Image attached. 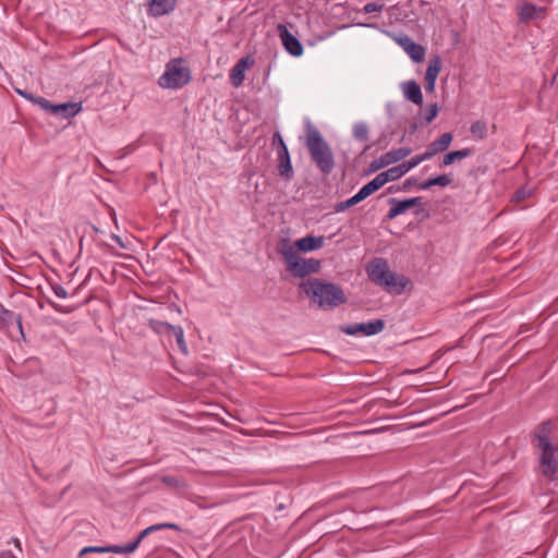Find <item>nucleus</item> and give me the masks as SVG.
Here are the masks:
<instances>
[{
	"mask_svg": "<svg viewBox=\"0 0 558 558\" xmlns=\"http://www.w3.org/2000/svg\"><path fill=\"white\" fill-rule=\"evenodd\" d=\"M366 272L372 282L389 293L402 294L408 286H412L410 278L390 270L387 260L381 257L372 259L366 266Z\"/></svg>",
	"mask_w": 558,
	"mask_h": 558,
	"instance_id": "1",
	"label": "nucleus"
},
{
	"mask_svg": "<svg viewBox=\"0 0 558 558\" xmlns=\"http://www.w3.org/2000/svg\"><path fill=\"white\" fill-rule=\"evenodd\" d=\"M303 292L322 308H335L348 300L341 287L332 282L314 278L300 284Z\"/></svg>",
	"mask_w": 558,
	"mask_h": 558,
	"instance_id": "2",
	"label": "nucleus"
},
{
	"mask_svg": "<svg viewBox=\"0 0 558 558\" xmlns=\"http://www.w3.org/2000/svg\"><path fill=\"white\" fill-rule=\"evenodd\" d=\"M306 147L312 160L324 174H329L335 168L333 154L320 132L307 122Z\"/></svg>",
	"mask_w": 558,
	"mask_h": 558,
	"instance_id": "3",
	"label": "nucleus"
},
{
	"mask_svg": "<svg viewBox=\"0 0 558 558\" xmlns=\"http://www.w3.org/2000/svg\"><path fill=\"white\" fill-rule=\"evenodd\" d=\"M278 252L283 256L287 270L296 278H304L311 274H315L320 268V262L315 258L305 259L298 255L293 246L288 240H283Z\"/></svg>",
	"mask_w": 558,
	"mask_h": 558,
	"instance_id": "4",
	"label": "nucleus"
},
{
	"mask_svg": "<svg viewBox=\"0 0 558 558\" xmlns=\"http://www.w3.org/2000/svg\"><path fill=\"white\" fill-rule=\"evenodd\" d=\"M537 447L542 450L539 458L542 474L546 478L554 481L558 473V461L555 459V453L558 449L545 437H539V444H537Z\"/></svg>",
	"mask_w": 558,
	"mask_h": 558,
	"instance_id": "5",
	"label": "nucleus"
},
{
	"mask_svg": "<svg viewBox=\"0 0 558 558\" xmlns=\"http://www.w3.org/2000/svg\"><path fill=\"white\" fill-rule=\"evenodd\" d=\"M173 62L167 64L165 73L159 78V85L163 88H180L191 81L190 70Z\"/></svg>",
	"mask_w": 558,
	"mask_h": 558,
	"instance_id": "6",
	"label": "nucleus"
},
{
	"mask_svg": "<svg viewBox=\"0 0 558 558\" xmlns=\"http://www.w3.org/2000/svg\"><path fill=\"white\" fill-rule=\"evenodd\" d=\"M38 106L43 110L64 119L73 118L82 110V105L80 102L52 104L44 97L38 101Z\"/></svg>",
	"mask_w": 558,
	"mask_h": 558,
	"instance_id": "7",
	"label": "nucleus"
},
{
	"mask_svg": "<svg viewBox=\"0 0 558 558\" xmlns=\"http://www.w3.org/2000/svg\"><path fill=\"white\" fill-rule=\"evenodd\" d=\"M385 328L384 319H374L367 323H357L353 325H342L340 330L349 336L363 333L365 336H374L381 332Z\"/></svg>",
	"mask_w": 558,
	"mask_h": 558,
	"instance_id": "8",
	"label": "nucleus"
},
{
	"mask_svg": "<svg viewBox=\"0 0 558 558\" xmlns=\"http://www.w3.org/2000/svg\"><path fill=\"white\" fill-rule=\"evenodd\" d=\"M411 153H412V149L410 147H400L398 149H392V150L381 155L379 158L374 159L368 166V171L376 172L391 163H396V162L404 159Z\"/></svg>",
	"mask_w": 558,
	"mask_h": 558,
	"instance_id": "9",
	"label": "nucleus"
},
{
	"mask_svg": "<svg viewBox=\"0 0 558 558\" xmlns=\"http://www.w3.org/2000/svg\"><path fill=\"white\" fill-rule=\"evenodd\" d=\"M277 31L284 49L293 57L303 54L302 43L287 28L284 24H278Z\"/></svg>",
	"mask_w": 558,
	"mask_h": 558,
	"instance_id": "10",
	"label": "nucleus"
},
{
	"mask_svg": "<svg viewBox=\"0 0 558 558\" xmlns=\"http://www.w3.org/2000/svg\"><path fill=\"white\" fill-rule=\"evenodd\" d=\"M388 203L390 204V209L388 210L386 215L387 220H392L396 217L402 215L408 209L421 206L422 205V197H412V198H404V199H398V198H389Z\"/></svg>",
	"mask_w": 558,
	"mask_h": 558,
	"instance_id": "11",
	"label": "nucleus"
},
{
	"mask_svg": "<svg viewBox=\"0 0 558 558\" xmlns=\"http://www.w3.org/2000/svg\"><path fill=\"white\" fill-rule=\"evenodd\" d=\"M136 549L137 542L132 541L126 545L87 546L80 551L78 556L83 557L92 553L131 554Z\"/></svg>",
	"mask_w": 558,
	"mask_h": 558,
	"instance_id": "12",
	"label": "nucleus"
},
{
	"mask_svg": "<svg viewBox=\"0 0 558 558\" xmlns=\"http://www.w3.org/2000/svg\"><path fill=\"white\" fill-rule=\"evenodd\" d=\"M396 43L403 48L414 62H422L425 57V48L413 41L408 35H399L395 37Z\"/></svg>",
	"mask_w": 558,
	"mask_h": 558,
	"instance_id": "13",
	"label": "nucleus"
},
{
	"mask_svg": "<svg viewBox=\"0 0 558 558\" xmlns=\"http://www.w3.org/2000/svg\"><path fill=\"white\" fill-rule=\"evenodd\" d=\"M545 14L546 10L544 8L526 2L520 7L519 20L522 23H526L532 20L543 19Z\"/></svg>",
	"mask_w": 558,
	"mask_h": 558,
	"instance_id": "14",
	"label": "nucleus"
},
{
	"mask_svg": "<svg viewBox=\"0 0 558 558\" xmlns=\"http://www.w3.org/2000/svg\"><path fill=\"white\" fill-rule=\"evenodd\" d=\"M403 95L407 100L413 102L414 105L422 106L423 104V94L421 86L414 81H407L401 85Z\"/></svg>",
	"mask_w": 558,
	"mask_h": 558,
	"instance_id": "15",
	"label": "nucleus"
},
{
	"mask_svg": "<svg viewBox=\"0 0 558 558\" xmlns=\"http://www.w3.org/2000/svg\"><path fill=\"white\" fill-rule=\"evenodd\" d=\"M324 236L306 235L295 241L294 245L300 252H312L323 247Z\"/></svg>",
	"mask_w": 558,
	"mask_h": 558,
	"instance_id": "16",
	"label": "nucleus"
},
{
	"mask_svg": "<svg viewBox=\"0 0 558 558\" xmlns=\"http://www.w3.org/2000/svg\"><path fill=\"white\" fill-rule=\"evenodd\" d=\"M175 5V0H150L148 10L150 15L161 16L172 12Z\"/></svg>",
	"mask_w": 558,
	"mask_h": 558,
	"instance_id": "17",
	"label": "nucleus"
},
{
	"mask_svg": "<svg viewBox=\"0 0 558 558\" xmlns=\"http://www.w3.org/2000/svg\"><path fill=\"white\" fill-rule=\"evenodd\" d=\"M278 173L284 180L293 178V167L291 163L290 153L283 151L278 154Z\"/></svg>",
	"mask_w": 558,
	"mask_h": 558,
	"instance_id": "18",
	"label": "nucleus"
},
{
	"mask_svg": "<svg viewBox=\"0 0 558 558\" xmlns=\"http://www.w3.org/2000/svg\"><path fill=\"white\" fill-rule=\"evenodd\" d=\"M452 140H453L452 133L446 132V133L441 134L435 141H433L428 145L427 150L434 157L436 154L445 151L449 147V145L451 144Z\"/></svg>",
	"mask_w": 558,
	"mask_h": 558,
	"instance_id": "19",
	"label": "nucleus"
},
{
	"mask_svg": "<svg viewBox=\"0 0 558 558\" xmlns=\"http://www.w3.org/2000/svg\"><path fill=\"white\" fill-rule=\"evenodd\" d=\"M247 66V59L242 58L239 62L232 68L230 73V80L234 87H239L244 80V72Z\"/></svg>",
	"mask_w": 558,
	"mask_h": 558,
	"instance_id": "20",
	"label": "nucleus"
},
{
	"mask_svg": "<svg viewBox=\"0 0 558 558\" xmlns=\"http://www.w3.org/2000/svg\"><path fill=\"white\" fill-rule=\"evenodd\" d=\"M13 323H16L19 330L21 332V336L24 337L21 316L20 315L16 316V315H14L13 312L1 307V310H0V326H1V328L12 325Z\"/></svg>",
	"mask_w": 558,
	"mask_h": 558,
	"instance_id": "21",
	"label": "nucleus"
},
{
	"mask_svg": "<svg viewBox=\"0 0 558 558\" xmlns=\"http://www.w3.org/2000/svg\"><path fill=\"white\" fill-rule=\"evenodd\" d=\"M163 529H171V530H175V531H181V527L175 524V523H159V524H154V525H150L148 527H146L145 530H143L137 536L136 538L134 539V542H137V547L140 546V544L142 543V541L147 537L149 534H151L153 532H156V531H159V530H163Z\"/></svg>",
	"mask_w": 558,
	"mask_h": 558,
	"instance_id": "22",
	"label": "nucleus"
},
{
	"mask_svg": "<svg viewBox=\"0 0 558 558\" xmlns=\"http://www.w3.org/2000/svg\"><path fill=\"white\" fill-rule=\"evenodd\" d=\"M408 172L405 165L402 162L396 167L389 168L388 170L380 172V179L383 180L384 184L396 181L403 177Z\"/></svg>",
	"mask_w": 558,
	"mask_h": 558,
	"instance_id": "23",
	"label": "nucleus"
},
{
	"mask_svg": "<svg viewBox=\"0 0 558 558\" xmlns=\"http://www.w3.org/2000/svg\"><path fill=\"white\" fill-rule=\"evenodd\" d=\"M452 183V174H441L434 178H429L426 181L418 184L420 190H428L432 186H447Z\"/></svg>",
	"mask_w": 558,
	"mask_h": 558,
	"instance_id": "24",
	"label": "nucleus"
},
{
	"mask_svg": "<svg viewBox=\"0 0 558 558\" xmlns=\"http://www.w3.org/2000/svg\"><path fill=\"white\" fill-rule=\"evenodd\" d=\"M473 153L472 148H463L460 150H452L444 155L441 166H450L456 161L462 160Z\"/></svg>",
	"mask_w": 558,
	"mask_h": 558,
	"instance_id": "25",
	"label": "nucleus"
},
{
	"mask_svg": "<svg viewBox=\"0 0 558 558\" xmlns=\"http://www.w3.org/2000/svg\"><path fill=\"white\" fill-rule=\"evenodd\" d=\"M441 58L439 54H435L429 60L428 66L425 73V81H436L438 74L441 71Z\"/></svg>",
	"mask_w": 558,
	"mask_h": 558,
	"instance_id": "26",
	"label": "nucleus"
},
{
	"mask_svg": "<svg viewBox=\"0 0 558 558\" xmlns=\"http://www.w3.org/2000/svg\"><path fill=\"white\" fill-rule=\"evenodd\" d=\"M384 185L385 184L380 179V175L377 174L372 181H369L368 183L361 187L359 194L360 196H362L363 199H365L375 192H377L379 189H381Z\"/></svg>",
	"mask_w": 558,
	"mask_h": 558,
	"instance_id": "27",
	"label": "nucleus"
},
{
	"mask_svg": "<svg viewBox=\"0 0 558 558\" xmlns=\"http://www.w3.org/2000/svg\"><path fill=\"white\" fill-rule=\"evenodd\" d=\"M148 326L153 331H155L158 335H169L175 327L174 325H171L167 322H161L154 318L148 320Z\"/></svg>",
	"mask_w": 558,
	"mask_h": 558,
	"instance_id": "28",
	"label": "nucleus"
},
{
	"mask_svg": "<svg viewBox=\"0 0 558 558\" xmlns=\"http://www.w3.org/2000/svg\"><path fill=\"white\" fill-rule=\"evenodd\" d=\"M487 123L483 120L474 121L470 126L471 134L478 140H484L487 136Z\"/></svg>",
	"mask_w": 558,
	"mask_h": 558,
	"instance_id": "29",
	"label": "nucleus"
},
{
	"mask_svg": "<svg viewBox=\"0 0 558 558\" xmlns=\"http://www.w3.org/2000/svg\"><path fill=\"white\" fill-rule=\"evenodd\" d=\"M362 201H364V199L362 198V196H360V194L357 192L355 195L348 198L347 201L337 203L333 208H335L336 213H342V211L347 210L348 208L359 204Z\"/></svg>",
	"mask_w": 558,
	"mask_h": 558,
	"instance_id": "30",
	"label": "nucleus"
},
{
	"mask_svg": "<svg viewBox=\"0 0 558 558\" xmlns=\"http://www.w3.org/2000/svg\"><path fill=\"white\" fill-rule=\"evenodd\" d=\"M430 158H433V156L426 149L423 154L415 155L410 160L403 161V163L405 165V168H407V170L409 172L411 169H413L414 167L418 166L421 162H423L425 160H428Z\"/></svg>",
	"mask_w": 558,
	"mask_h": 558,
	"instance_id": "31",
	"label": "nucleus"
},
{
	"mask_svg": "<svg viewBox=\"0 0 558 558\" xmlns=\"http://www.w3.org/2000/svg\"><path fill=\"white\" fill-rule=\"evenodd\" d=\"M353 136L356 141L366 142L368 140V126L364 122L355 123L353 126Z\"/></svg>",
	"mask_w": 558,
	"mask_h": 558,
	"instance_id": "32",
	"label": "nucleus"
},
{
	"mask_svg": "<svg viewBox=\"0 0 558 558\" xmlns=\"http://www.w3.org/2000/svg\"><path fill=\"white\" fill-rule=\"evenodd\" d=\"M551 428L553 425L550 421L543 422L536 427L534 432V438L537 439V444H539V437H545L546 439H549Z\"/></svg>",
	"mask_w": 558,
	"mask_h": 558,
	"instance_id": "33",
	"label": "nucleus"
},
{
	"mask_svg": "<svg viewBox=\"0 0 558 558\" xmlns=\"http://www.w3.org/2000/svg\"><path fill=\"white\" fill-rule=\"evenodd\" d=\"M172 333L175 337L177 344H178L180 351L183 354H187V345H186V342L184 340L183 328L181 326H175L174 329L172 330Z\"/></svg>",
	"mask_w": 558,
	"mask_h": 558,
	"instance_id": "34",
	"label": "nucleus"
},
{
	"mask_svg": "<svg viewBox=\"0 0 558 558\" xmlns=\"http://www.w3.org/2000/svg\"><path fill=\"white\" fill-rule=\"evenodd\" d=\"M439 111V107L437 104H430L426 107L425 116H424V122L425 124H429L433 122V120L437 117Z\"/></svg>",
	"mask_w": 558,
	"mask_h": 558,
	"instance_id": "35",
	"label": "nucleus"
},
{
	"mask_svg": "<svg viewBox=\"0 0 558 558\" xmlns=\"http://www.w3.org/2000/svg\"><path fill=\"white\" fill-rule=\"evenodd\" d=\"M272 142L277 145V155L283 151H289L281 134L279 132H275L272 136Z\"/></svg>",
	"mask_w": 558,
	"mask_h": 558,
	"instance_id": "36",
	"label": "nucleus"
},
{
	"mask_svg": "<svg viewBox=\"0 0 558 558\" xmlns=\"http://www.w3.org/2000/svg\"><path fill=\"white\" fill-rule=\"evenodd\" d=\"M530 195H531V192L529 190H526L525 187H520L513 193L511 201L520 203V202L526 199L527 197H530Z\"/></svg>",
	"mask_w": 558,
	"mask_h": 558,
	"instance_id": "37",
	"label": "nucleus"
},
{
	"mask_svg": "<svg viewBox=\"0 0 558 558\" xmlns=\"http://www.w3.org/2000/svg\"><path fill=\"white\" fill-rule=\"evenodd\" d=\"M15 93L36 105H38V101H40V98H41V97L35 96L34 94H32L27 90H23L20 88H15Z\"/></svg>",
	"mask_w": 558,
	"mask_h": 558,
	"instance_id": "38",
	"label": "nucleus"
},
{
	"mask_svg": "<svg viewBox=\"0 0 558 558\" xmlns=\"http://www.w3.org/2000/svg\"><path fill=\"white\" fill-rule=\"evenodd\" d=\"M418 184H420L418 180L414 177H411V178H408L407 180H404L402 185L400 187H398L397 190L410 191L412 186H414V185L418 186Z\"/></svg>",
	"mask_w": 558,
	"mask_h": 558,
	"instance_id": "39",
	"label": "nucleus"
},
{
	"mask_svg": "<svg viewBox=\"0 0 558 558\" xmlns=\"http://www.w3.org/2000/svg\"><path fill=\"white\" fill-rule=\"evenodd\" d=\"M384 8L383 3L368 2L364 5L363 11L365 13L379 12Z\"/></svg>",
	"mask_w": 558,
	"mask_h": 558,
	"instance_id": "40",
	"label": "nucleus"
},
{
	"mask_svg": "<svg viewBox=\"0 0 558 558\" xmlns=\"http://www.w3.org/2000/svg\"><path fill=\"white\" fill-rule=\"evenodd\" d=\"M161 482L168 486L171 487H179L180 486V480L172 475H165L161 477Z\"/></svg>",
	"mask_w": 558,
	"mask_h": 558,
	"instance_id": "41",
	"label": "nucleus"
},
{
	"mask_svg": "<svg viewBox=\"0 0 558 558\" xmlns=\"http://www.w3.org/2000/svg\"><path fill=\"white\" fill-rule=\"evenodd\" d=\"M52 291L60 299H65L68 296L66 290L62 286H60V284H53L52 286Z\"/></svg>",
	"mask_w": 558,
	"mask_h": 558,
	"instance_id": "42",
	"label": "nucleus"
},
{
	"mask_svg": "<svg viewBox=\"0 0 558 558\" xmlns=\"http://www.w3.org/2000/svg\"><path fill=\"white\" fill-rule=\"evenodd\" d=\"M111 239L122 248H126V244L123 242V240L121 239V236L117 235V234H112L111 235Z\"/></svg>",
	"mask_w": 558,
	"mask_h": 558,
	"instance_id": "43",
	"label": "nucleus"
},
{
	"mask_svg": "<svg viewBox=\"0 0 558 558\" xmlns=\"http://www.w3.org/2000/svg\"><path fill=\"white\" fill-rule=\"evenodd\" d=\"M426 84H425V89L427 93H433L435 90V84H436V81H425Z\"/></svg>",
	"mask_w": 558,
	"mask_h": 558,
	"instance_id": "44",
	"label": "nucleus"
},
{
	"mask_svg": "<svg viewBox=\"0 0 558 558\" xmlns=\"http://www.w3.org/2000/svg\"><path fill=\"white\" fill-rule=\"evenodd\" d=\"M49 304L51 305V307H53L57 312H60V313H69L70 310H65L63 308L62 306L58 305L57 303L52 302V301H49Z\"/></svg>",
	"mask_w": 558,
	"mask_h": 558,
	"instance_id": "45",
	"label": "nucleus"
},
{
	"mask_svg": "<svg viewBox=\"0 0 558 558\" xmlns=\"http://www.w3.org/2000/svg\"><path fill=\"white\" fill-rule=\"evenodd\" d=\"M0 558H16L10 550H3L0 553Z\"/></svg>",
	"mask_w": 558,
	"mask_h": 558,
	"instance_id": "46",
	"label": "nucleus"
},
{
	"mask_svg": "<svg viewBox=\"0 0 558 558\" xmlns=\"http://www.w3.org/2000/svg\"><path fill=\"white\" fill-rule=\"evenodd\" d=\"M11 542L14 544V546L20 550L22 551V546H21V542L19 538L16 537H12Z\"/></svg>",
	"mask_w": 558,
	"mask_h": 558,
	"instance_id": "47",
	"label": "nucleus"
},
{
	"mask_svg": "<svg viewBox=\"0 0 558 558\" xmlns=\"http://www.w3.org/2000/svg\"><path fill=\"white\" fill-rule=\"evenodd\" d=\"M416 129H417V124H416V123H414V124L411 126V132H415V131H416Z\"/></svg>",
	"mask_w": 558,
	"mask_h": 558,
	"instance_id": "48",
	"label": "nucleus"
},
{
	"mask_svg": "<svg viewBox=\"0 0 558 558\" xmlns=\"http://www.w3.org/2000/svg\"><path fill=\"white\" fill-rule=\"evenodd\" d=\"M393 189H395L393 186H390V187L388 189V191H389V192H392V191H393Z\"/></svg>",
	"mask_w": 558,
	"mask_h": 558,
	"instance_id": "49",
	"label": "nucleus"
}]
</instances>
